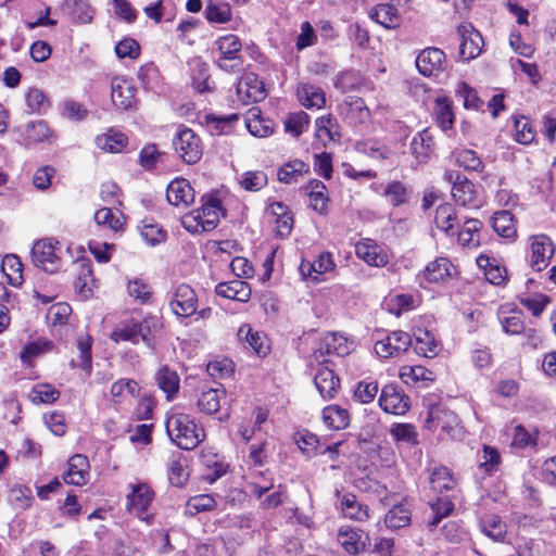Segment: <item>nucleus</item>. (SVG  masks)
I'll return each instance as SVG.
<instances>
[{
    "mask_svg": "<svg viewBox=\"0 0 556 556\" xmlns=\"http://www.w3.org/2000/svg\"><path fill=\"white\" fill-rule=\"evenodd\" d=\"M237 96L243 104L260 102L266 98L263 81L254 73L245 74L237 85Z\"/></svg>",
    "mask_w": 556,
    "mask_h": 556,
    "instance_id": "obj_13",
    "label": "nucleus"
},
{
    "mask_svg": "<svg viewBox=\"0 0 556 556\" xmlns=\"http://www.w3.org/2000/svg\"><path fill=\"white\" fill-rule=\"evenodd\" d=\"M155 381L159 388L166 393L168 400L179 390V377L175 370L169 369L167 366H163L156 371Z\"/></svg>",
    "mask_w": 556,
    "mask_h": 556,
    "instance_id": "obj_39",
    "label": "nucleus"
},
{
    "mask_svg": "<svg viewBox=\"0 0 556 556\" xmlns=\"http://www.w3.org/2000/svg\"><path fill=\"white\" fill-rule=\"evenodd\" d=\"M415 336L416 342L414 350L418 355L433 357L438 354L439 344L430 331L419 329Z\"/></svg>",
    "mask_w": 556,
    "mask_h": 556,
    "instance_id": "obj_43",
    "label": "nucleus"
},
{
    "mask_svg": "<svg viewBox=\"0 0 556 556\" xmlns=\"http://www.w3.org/2000/svg\"><path fill=\"white\" fill-rule=\"evenodd\" d=\"M498 319L503 330L508 334H519L525 330V324L520 312L511 311L508 314L501 312Z\"/></svg>",
    "mask_w": 556,
    "mask_h": 556,
    "instance_id": "obj_58",
    "label": "nucleus"
},
{
    "mask_svg": "<svg viewBox=\"0 0 556 556\" xmlns=\"http://www.w3.org/2000/svg\"><path fill=\"white\" fill-rule=\"evenodd\" d=\"M482 223L477 218L467 219L462 229L456 228L457 241L462 247L477 248L480 244Z\"/></svg>",
    "mask_w": 556,
    "mask_h": 556,
    "instance_id": "obj_28",
    "label": "nucleus"
},
{
    "mask_svg": "<svg viewBox=\"0 0 556 556\" xmlns=\"http://www.w3.org/2000/svg\"><path fill=\"white\" fill-rule=\"evenodd\" d=\"M410 345V334L402 330H395L384 339L377 341L375 351L380 357H396L406 352Z\"/></svg>",
    "mask_w": 556,
    "mask_h": 556,
    "instance_id": "obj_9",
    "label": "nucleus"
},
{
    "mask_svg": "<svg viewBox=\"0 0 556 556\" xmlns=\"http://www.w3.org/2000/svg\"><path fill=\"white\" fill-rule=\"evenodd\" d=\"M89 463L86 456L76 454L68 459V468L63 475L67 484L84 485L87 482Z\"/></svg>",
    "mask_w": 556,
    "mask_h": 556,
    "instance_id": "obj_19",
    "label": "nucleus"
},
{
    "mask_svg": "<svg viewBox=\"0 0 556 556\" xmlns=\"http://www.w3.org/2000/svg\"><path fill=\"white\" fill-rule=\"evenodd\" d=\"M238 337L240 340L245 341L257 355L265 356L269 351L267 338L260 332H253L249 325H243L239 328Z\"/></svg>",
    "mask_w": 556,
    "mask_h": 556,
    "instance_id": "obj_34",
    "label": "nucleus"
},
{
    "mask_svg": "<svg viewBox=\"0 0 556 556\" xmlns=\"http://www.w3.org/2000/svg\"><path fill=\"white\" fill-rule=\"evenodd\" d=\"M410 152L417 163H425L430 159L433 152V138L428 129H424L412 139Z\"/></svg>",
    "mask_w": 556,
    "mask_h": 556,
    "instance_id": "obj_26",
    "label": "nucleus"
},
{
    "mask_svg": "<svg viewBox=\"0 0 556 556\" xmlns=\"http://www.w3.org/2000/svg\"><path fill=\"white\" fill-rule=\"evenodd\" d=\"M409 195L410 190L400 180L389 181L383 190V197L393 207L406 204L409 200Z\"/></svg>",
    "mask_w": 556,
    "mask_h": 556,
    "instance_id": "obj_38",
    "label": "nucleus"
},
{
    "mask_svg": "<svg viewBox=\"0 0 556 556\" xmlns=\"http://www.w3.org/2000/svg\"><path fill=\"white\" fill-rule=\"evenodd\" d=\"M477 263L479 266L484 267L485 278L492 285L500 286L505 281L506 269L497 264L491 263L488 256H479Z\"/></svg>",
    "mask_w": 556,
    "mask_h": 556,
    "instance_id": "obj_53",
    "label": "nucleus"
},
{
    "mask_svg": "<svg viewBox=\"0 0 556 556\" xmlns=\"http://www.w3.org/2000/svg\"><path fill=\"white\" fill-rule=\"evenodd\" d=\"M444 179L452 184L451 194L453 200L462 206L478 207L477 190L472 181L455 170H447Z\"/></svg>",
    "mask_w": 556,
    "mask_h": 556,
    "instance_id": "obj_5",
    "label": "nucleus"
},
{
    "mask_svg": "<svg viewBox=\"0 0 556 556\" xmlns=\"http://www.w3.org/2000/svg\"><path fill=\"white\" fill-rule=\"evenodd\" d=\"M205 17L212 23H226L231 17V11L226 3L210 1L205 8Z\"/></svg>",
    "mask_w": 556,
    "mask_h": 556,
    "instance_id": "obj_64",
    "label": "nucleus"
},
{
    "mask_svg": "<svg viewBox=\"0 0 556 556\" xmlns=\"http://www.w3.org/2000/svg\"><path fill=\"white\" fill-rule=\"evenodd\" d=\"M352 350V342L339 333H327L318 350L320 356L327 355H337V356H345L350 354Z\"/></svg>",
    "mask_w": 556,
    "mask_h": 556,
    "instance_id": "obj_22",
    "label": "nucleus"
},
{
    "mask_svg": "<svg viewBox=\"0 0 556 556\" xmlns=\"http://www.w3.org/2000/svg\"><path fill=\"white\" fill-rule=\"evenodd\" d=\"M370 18L387 29L395 28L400 25L401 16L394 4L379 3L369 12Z\"/></svg>",
    "mask_w": 556,
    "mask_h": 556,
    "instance_id": "obj_23",
    "label": "nucleus"
},
{
    "mask_svg": "<svg viewBox=\"0 0 556 556\" xmlns=\"http://www.w3.org/2000/svg\"><path fill=\"white\" fill-rule=\"evenodd\" d=\"M222 210L220 201L217 198H210L201 208L182 217V226L189 232H198L200 228L202 231L213 230L219 222Z\"/></svg>",
    "mask_w": 556,
    "mask_h": 556,
    "instance_id": "obj_3",
    "label": "nucleus"
},
{
    "mask_svg": "<svg viewBox=\"0 0 556 556\" xmlns=\"http://www.w3.org/2000/svg\"><path fill=\"white\" fill-rule=\"evenodd\" d=\"M492 227L503 238L510 239L516 236L514 216L508 211L495 212L492 216Z\"/></svg>",
    "mask_w": 556,
    "mask_h": 556,
    "instance_id": "obj_42",
    "label": "nucleus"
},
{
    "mask_svg": "<svg viewBox=\"0 0 556 556\" xmlns=\"http://www.w3.org/2000/svg\"><path fill=\"white\" fill-rule=\"evenodd\" d=\"M455 162L466 170L482 172L484 165L473 150L462 149L454 152Z\"/></svg>",
    "mask_w": 556,
    "mask_h": 556,
    "instance_id": "obj_51",
    "label": "nucleus"
},
{
    "mask_svg": "<svg viewBox=\"0 0 556 556\" xmlns=\"http://www.w3.org/2000/svg\"><path fill=\"white\" fill-rule=\"evenodd\" d=\"M366 536L363 531L343 527L339 530L338 542L351 555H356L366 548Z\"/></svg>",
    "mask_w": 556,
    "mask_h": 556,
    "instance_id": "obj_21",
    "label": "nucleus"
},
{
    "mask_svg": "<svg viewBox=\"0 0 556 556\" xmlns=\"http://www.w3.org/2000/svg\"><path fill=\"white\" fill-rule=\"evenodd\" d=\"M401 378L405 383H421L428 387L434 381V374L424 366H408L402 368Z\"/></svg>",
    "mask_w": 556,
    "mask_h": 556,
    "instance_id": "obj_44",
    "label": "nucleus"
},
{
    "mask_svg": "<svg viewBox=\"0 0 556 556\" xmlns=\"http://www.w3.org/2000/svg\"><path fill=\"white\" fill-rule=\"evenodd\" d=\"M528 242L531 252L530 265L534 270L541 271L548 266L555 253L554 242L544 233L529 237Z\"/></svg>",
    "mask_w": 556,
    "mask_h": 556,
    "instance_id": "obj_8",
    "label": "nucleus"
},
{
    "mask_svg": "<svg viewBox=\"0 0 556 556\" xmlns=\"http://www.w3.org/2000/svg\"><path fill=\"white\" fill-rule=\"evenodd\" d=\"M451 263L447 258L440 257L429 263L425 268L424 275L429 282H439L450 276Z\"/></svg>",
    "mask_w": 556,
    "mask_h": 556,
    "instance_id": "obj_52",
    "label": "nucleus"
},
{
    "mask_svg": "<svg viewBox=\"0 0 556 556\" xmlns=\"http://www.w3.org/2000/svg\"><path fill=\"white\" fill-rule=\"evenodd\" d=\"M501 454L494 446L483 445L482 459L479 464V469L483 470L486 475H492L500 469Z\"/></svg>",
    "mask_w": 556,
    "mask_h": 556,
    "instance_id": "obj_55",
    "label": "nucleus"
},
{
    "mask_svg": "<svg viewBox=\"0 0 556 556\" xmlns=\"http://www.w3.org/2000/svg\"><path fill=\"white\" fill-rule=\"evenodd\" d=\"M135 93L136 89L128 79L116 77L112 80L111 98L118 110L131 109L135 103Z\"/></svg>",
    "mask_w": 556,
    "mask_h": 556,
    "instance_id": "obj_15",
    "label": "nucleus"
},
{
    "mask_svg": "<svg viewBox=\"0 0 556 556\" xmlns=\"http://www.w3.org/2000/svg\"><path fill=\"white\" fill-rule=\"evenodd\" d=\"M308 124L309 116L307 113L303 111L291 113L285 121V130L293 137H299L308 127Z\"/></svg>",
    "mask_w": 556,
    "mask_h": 556,
    "instance_id": "obj_59",
    "label": "nucleus"
},
{
    "mask_svg": "<svg viewBox=\"0 0 556 556\" xmlns=\"http://www.w3.org/2000/svg\"><path fill=\"white\" fill-rule=\"evenodd\" d=\"M127 292L129 296L140 301V303H148L152 295L151 287L141 278H134L128 281Z\"/></svg>",
    "mask_w": 556,
    "mask_h": 556,
    "instance_id": "obj_62",
    "label": "nucleus"
},
{
    "mask_svg": "<svg viewBox=\"0 0 556 556\" xmlns=\"http://www.w3.org/2000/svg\"><path fill=\"white\" fill-rule=\"evenodd\" d=\"M52 136V131L45 121L31 122L26 126V140L28 142L50 141Z\"/></svg>",
    "mask_w": 556,
    "mask_h": 556,
    "instance_id": "obj_57",
    "label": "nucleus"
},
{
    "mask_svg": "<svg viewBox=\"0 0 556 556\" xmlns=\"http://www.w3.org/2000/svg\"><path fill=\"white\" fill-rule=\"evenodd\" d=\"M325 425L334 430L345 429L350 424V414L339 405H329L323 409Z\"/></svg>",
    "mask_w": 556,
    "mask_h": 556,
    "instance_id": "obj_35",
    "label": "nucleus"
},
{
    "mask_svg": "<svg viewBox=\"0 0 556 556\" xmlns=\"http://www.w3.org/2000/svg\"><path fill=\"white\" fill-rule=\"evenodd\" d=\"M409 397L393 384L382 388L379 396V406L386 412L394 415H403L409 408Z\"/></svg>",
    "mask_w": 556,
    "mask_h": 556,
    "instance_id": "obj_12",
    "label": "nucleus"
},
{
    "mask_svg": "<svg viewBox=\"0 0 556 556\" xmlns=\"http://www.w3.org/2000/svg\"><path fill=\"white\" fill-rule=\"evenodd\" d=\"M128 489L129 493L126 495V509L140 520L151 523L153 515L148 514V509L154 501V491L150 484L143 481L129 483Z\"/></svg>",
    "mask_w": 556,
    "mask_h": 556,
    "instance_id": "obj_4",
    "label": "nucleus"
},
{
    "mask_svg": "<svg viewBox=\"0 0 556 556\" xmlns=\"http://www.w3.org/2000/svg\"><path fill=\"white\" fill-rule=\"evenodd\" d=\"M64 8L75 23L87 24L92 21L93 9L86 0H65Z\"/></svg>",
    "mask_w": 556,
    "mask_h": 556,
    "instance_id": "obj_41",
    "label": "nucleus"
},
{
    "mask_svg": "<svg viewBox=\"0 0 556 556\" xmlns=\"http://www.w3.org/2000/svg\"><path fill=\"white\" fill-rule=\"evenodd\" d=\"M355 253L370 266L382 267L388 263V256L371 239H364L355 244Z\"/></svg>",
    "mask_w": 556,
    "mask_h": 556,
    "instance_id": "obj_16",
    "label": "nucleus"
},
{
    "mask_svg": "<svg viewBox=\"0 0 556 556\" xmlns=\"http://www.w3.org/2000/svg\"><path fill=\"white\" fill-rule=\"evenodd\" d=\"M314 383L323 399H332L338 391L340 381L333 370L321 367L315 375Z\"/></svg>",
    "mask_w": 556,
    "mask_h": 556,
    "instance_id": "obj_25",
    "label": "nucleus"
},
{
    "mask_svg": "<svg viewBox=\"0 0 556 556\" xmlns=\"http://www.w3.org/2000/svg\"><path fill=\"white\" fill-rule=\"evenodd\" d=\"M296 96L300 103L306 109H321L326 103L324 91L321 88L314 85H300L296 90Z\"/></svg>",
    "mask_w": 556,
    "mask_h": 556,
    "instance_id": "obj_29",
    "label": "nucleus"
},
{
    "mask_svg": "<svg viewBox=\"0 0 556 556\" xmlns=\"http://www.w3.org/2000/svg\"><path fill=\"white\" fill-rule=\"evenodd\" d=\"M247 128L251 135L260 138L267 137L273 132L271 122L262 119L256 109L250 110Z\"/></svg>",
    "mask_w": 556,
    "mask_h": 556,
    "instance_id": "obj_49",
    "label": "nucleus"
},
{
    "mask_svg": "<svg viewBox=\"0 0 556 556\" xmlns=\"http://www.w3.org/2000/svg\"><path fill=\"white\" fill-rule=\"evenodd\" d=\"M215 292L219 296L243 303L248 302L251 296L249 283L240 279L218 283L215 288Z\"/></svg>",
    "mask_w": 556,
    "mask_h": 556,
    "instance_id": "obj_20",
    "label": "nucleus"
},
{
    "mask_svg": "<svg viewBox=\"0 0 556 556\" xmlns=\"http://www.w3.org/2000/svg\"><path fill=\"white\" fill-rule=\"evenodd\" d=\"M456 422V415L440 405L431 406L428 417L425 420V427L429 430L441 429L442 431L450 432L453 425Z\"/></svg>",
    "mask_w": 556,
    "mask_h": 556,
    "instance_id": "obj_18",
    "label": "nucleus"
},
{
    "mask_svg": "<svg viewBox=\"0 0 556 556\" xmlns=\"http://www.w3.org/2000/svg\"><path fill=\"white\" fill-rule=\"evenodd\" d=\"M215 506L216 501L212 494H200L188 500L185 507V514L194 516L202 511L212 510Z\"/></svg>",
    "mask_w": 556,
    "mask_h": 556,
    "instance_id": "obj_50",
    "label": "nucleus"
},
{
    "mask_svg": "<svg viewBox=\"0 0 556 556\" xmlns=\"http://www.w3.org/2000/svg\"><path fill=\"white\" fill-rule=\"evenodd\" d=\"M197 302L194 290L190 286L181 283L176 288L169 306L177 316L189 317L195 313Z\"/></svg>",
    "mask_w": 556,
    "mask_h": 556,
    "instance_id": "obj_14",
    "label": "nucleus"
},
{
    "mask_svg": "<svg viewBox=\"0 0 556 556\" xmlns=\"http://www.w3.org/2000/svg\"><path fill=\"white\" fill-rule=\"evenodd\" d=\"M166 432L172 442L182 450L195 448L205 438L204 429L182 412H173L167 417Z\"/></svg>",
    "mask_w": 556,
    "mask_h": 556,
    "instance_id": "obj_2",
    "label": "nucleus"
},
{
    "mask_svg": "<svg viewBox=\"0 0 556 556\" xmlns=\"http://www.w3.org/2000/svg\"><path fill=\"white\" fill-rule=\"evenodd\" d=\"M127 142L128 139L126 135L114 129H110L108 132L99 135L96 138L97 147L111 153L122 152L127 146Z\"/></svg>",
    "mask_w": 556,
    "mask_h": 556,
    "instance_id": "obj_32",
    "label": "nucleus"
},
{
    "mask_svg": "<svg viewBox=\"0 0 556 556\" xmlns=\"http://www.w3.org/2000/svg\"><path fill=\"white\" fill-rule=\"evenodd\" d=\"M178 156L187 164H195L202 156L200 138L190 128H184L173 139Z\"/></svg>",
    "mask_w": 556,
    "mask_h": 556,
    "instance_id": "obj_7",
    "label": "nucleus"
},
{
    "mask_svg": "<svg viewBox=\"0 0 556 556\" xmlns=\"http://www.w3.org/2000/svg\"><path fill=\"white\" fill-rule=\"evenodd\" d=\"M76 291L84 298H88L92 293V287L94 285L92 278L91 265L81 263L80 270L74 282Z\"/></svg>",
    "mask_w": 556,
    "mask_h": 556,
    "instance_id": "obj_56",
    "label": "nucleus"
},
{
    "mask_svg": "<svg viewBox=\"0 0 556 556\" xmlns=\"http://www.w3.org/2000/svg\"><path fill=\"white\" fill-rule=\"evenodd\" d=\"M225 389L212 388L203 391L198 399V407L200 412L207 415L215 414L220 408V400L225 397Z\"/></svg>",
    "mask_w": 556,
    "mask_h": 556,
    "instance_id": "obj_37",
    "label": "nucleus"
},
{
    "mask_svg": "<svg viewBox=\"0 0 556 556\" xmlns=\"http://www.w3.org/2000/svg\"><path fill=\"white\" fill-rule=\"evenodd\" d=\"M239 182L244 190L256 192L267 185L268 178L263 170L245 172Z\"/></svg>",
    "mask_w": 556,
    "mask_h": 556,
    "instance_id": "obj_61",
    "label": "nucleus"
},
{
    "mask_svg": "<svg viewBox=\"0 0 556 556\" xmlns=\"http://www.w3.org/2000/svg\"><path fill=\"white\" fill-rule=\"evenodd\" d=\"M481 531L495 542H504L507 530L506 525L497 515H484L480 520Z\"/></svg>",
    "mask_w": 556,
    "mask_h": 556,
    "instance_id": "obj_33",
    "label": "nucleus"
},
{
    "mask_svg": "<svg viewBox=\"0 0 556 556\" xmlns=\"http://www.w3.org/2000/svg\"><path fill=\"white\" fill-rule=\"evenodd\" d=\"M391 435L397 442L415 445L418 443V433L410 424H395L390 430Z\"/></svg>",
    "mask_w": 556,
    "mask_h": 556,
    "instance_id": "obj_63",
    "label": "nucleus"
},
{
    "mask_svg": "<svg viewBox=\"0 0 556 556\" xmlns=\"http://www.w3.org/2000/svg\"><path fill=\"white\" fill-rule=\"evenodd\" d=\"M215 46L220 54L219 58H227L228 60L241 59V41L232 34L222 36L215 41Z\"/></svg>",
    "mask_w": 556,
    "mask_h": 556,
    "instance_id": "obj_45",
    "label": "nucleus"
},
{
    "mask_svg": "<svg viewBox=\"0 0 556 556\" xmlns=\"http://www.w3.org/2000/svg\"><path fill=\"white\" fill-rule=\"evenodd\" d=\"M460 37L459 56L464 61H470L477 58L483 47V39L481 34L473 28L471 24H460L457 28Z\"/></svg>",
    "mask_w": 556,
    "mask_h": 556,
    "instance_id": "obj_10",
    "label": "nucleus"
},
{
    "mask_svg": "<svg viewBox=\"0 0 556 556\" xmlns=\"http://www.w3.org/2000/svg\"><path fill=\"white\" fill-rule=\"evenodd\" d=\"M435 121L443 131L452 129L454 124V113L452 104L446 98H438L433 109Z\"/></svg>",
    "mask_w": 556,
    "mask_h": 556,
    "instance_id": "obj_46",
    "label": "nucleus"
},
{
    "mask_svg": "<svg viewBox=\"0 0 556 556\" xmlns=\"http://www.w3.org/2000/svg\"><path fill=\"white\" fill-rule=\"evenodd\" d=\"M309 198V206L319 214H326L328 210L327 187L320 180L313 179L305 187Z\"/></svg>",
    "mask_w": 556,
    "mask_h": 556,
    "instance_id": "obj_27",
    "label": "nucleus"
},
{
    "mask_svg": "<svg viewBox=\"0 0 556 556\" xmlns=\"http://www.w3.org/2000/svg\"><path fill=\"white\" fill-rule=\"evenodd\" d=\"M77 349L79 352L78 361L72 359V368L79 367L87 374L91 372L92 357H91V345L92 338L89 334H83L77 338Z\"/></svg>",
    "mask_w": 556,
    "mask_h": 556,
    "instance_id": "obj_40",
    "label": "nucleus"
},
{
    "mask_svg": "<svg viewBox=\"0 0 556 556\" xmlns=\"http://www.w3.org/2000/svg\"><path fill=\"white\" fill-rule=\"evenodd\" d=\"M138 392L139 386L132 379H119L112 384L110 390L114 403H122L128 395L136 396Z\"/></svg>",
    "mask_w": 556,
    "mask_h": 556,
    "instance_id": "obj_47",
    "label": "nucleus"
},
{
    "mask_svg": "<svg viewBox=\"0 0 556 556\" xmlns=\"http://www.w3.org/2000/svg\"><path fill=\"white\" fill-rule=\"evenodd\" d=\"M309 172V166L301 160H293L283 164L277 172L278 180L282 184H295Z\"/></svg>",
    "mask_w": 556,
    "mask_h": 556,
    "instance_id": "obj_31",
    "label": "nucleus"
},
{
    "mask_svg": "<svg viewBox=\"0 0 556 556\" xmlns=\"http://www.w3.org/2000/svg\"><path fill=\"white\" fill-rule=\"evenodd\" d=\"M52 349V341L40 338L25 345V348L21 352V358L23 362L30 363L34 358L38 357L39 355L46 352L51 351Z\"/></svg>",
    "mask_w": 556,
    "mask_h": 556,
    "instance_id": "obj_60",
    "label": "nucleus"
},
{
    "mask_svg": "<svg viewBox=\"0 0 556 556\" xmlns=\"http://www.w3.org/2000/svg\"><path fill=\"white\" fill-rule=\"evenodd\" d=\"M59 241L45 238L35 242L31 249V260L35 266L47 273H55L61 266V258L56 253Z\"/></svg>",
    "mask_w": 556,
    "mask_h": 556,
    "instance_id": "obj_6",
    "label": "nucleus"
},
{
    "mask_svg": "<svg viewBox=\"0 0 556 556\" xmlns=\"http://www.w3.org/2000/svg\"><path fill=\"white\" fill-rule=\"evenodd\" d=\"M162 330L163 323L155 315H147L142 318L130 316L115 325L110 339L115 343L130 342L134 345L142 342L148 349L154 350Z\"/></svg>",
    "mask_w": 556,
    "mask_h": 556,
    "instance_id": "obj_1",
    "label": "nucleus"
},
{
    "mask_svg": "<svg viewBox=\"0 0 556 556\" xmlns=\"http://www.w3.org/2000/svg\"><path fill=\"white\" fill-rule=\"evenodd\" d=\"M434 223L446 236L454 237L456 235V228H458L457 215L451 204L444 203L437 207Z\"/></svg>",
    "mask_w": 556,
    "mask_h": 556,
    "instance_id": "obj_24",
    "label": "nucleus"
},
{
    "mask_svg": "<svg viewBox=\"0 0 556 556\" xmlns=\"http://www.w3.org/2000/svg\"><path fill=\"white\" fill-rule=\"evenodd\" d=\"M446 59L444 52L434 47L424 49L416 59L419 73L426 77L437 76L445 68Z\"/></svg>",
    "mask_w": 556,
    "mask_h": 556,
    "instance_id": "obj_11",
    "label": "nucleus"
},
{
    "mask_svg": "<svg viewBox=\"0 0 556 556\" xmlns=\"http://www.w3.org/2000/svg\"><path fill=\"white\" fill-rule=\"evenodd\" d=\"M94 220L98 225L108 226L114 231L123 228L124 216L121 212L114 213L111 208L103 207L94 213Z\"/></svg>",
    "mask_w": 556,
    "mask_h": 556,
    "instance_id": "obj_54",
    "label": "nucleus"
},
{
    "mask_svg": "<svg viewBox=\"0 0 556 556\" xmlns=\"http://www.w3.org/2000/svg\"><path fill=\"white\" fill-rule=\"evenodd\" d=\"M430 484L434 491L443 492L453 490L456 485V480L448 468L439 467L432 471Z\"/></svg>",
    "mask_w": 556,
    "mask_h": 556,
    "instance_id": "obj_48",
    "label": "nucleus"
},
{
    "mask_svg": "<svg viewBox=\"0 0 556 556\" xmlns=\"http://www.w3.org/2000/svg\"><path fill=\"white\" fill-rule=\"evenodd\" d=\"M166 199L172 205L188 206L194 201V191L187 179H175L167 187Z\"/></svg>",
    "mask_w": 556,
    "mask_h": 556,
    "instance_id": "obj_17",
    "label": "nucleus"
},
{
    "mask_svg": "<svg viewBox=\"0 0 556 556\" xmlns=\"http://www.w3.org/2000/svg\"><path fill=\"white\" fill-rule=\"evenodd\" d=\"M340 506L343 515L350 519L365 521L369 518L368 506L358 502L352 493L342 495Z\"/></svg>",
    "mask_w": 556,
    "mask_h": 556,
    "instance_id": "obj_30",
    "label": "nucleus"
},
{
    "mask_svg": "<svg viewBox=\"0 0 556 556\" xmlns=\"http://www.w3.org/2000/svg\"><path fill=\"white\" fill-rule=\"evenodd\" d=\"M412 513L407 504L394 505L384 517L387 528L391 530L407 527L410 523Z\"/></svg>",
    "mask_w": 556,
    "mask_h": 556,
    "instance_id": "obj_36",
    "label": "nucleus"
}]
</instances>
